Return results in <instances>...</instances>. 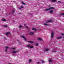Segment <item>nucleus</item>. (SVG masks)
Here are the masks:
<instances>
[{"label":"nucleus","instance_id":"nucleus-21","mask_svg":"<svg viewBox=\"0 0 64 64\" xmlns=\"http://www.w3.org/2000/svg\"><path fill=\"white\" fill-rule=\"evenodd\" d=\"M53 10H51L50 11V13H52V12H53Z\"/></svg>","mask_w":64,"mask_h":64},{"label":"nucleus","instance_id":"nucleus-19","mask_svg":"<svg viewBox=\"0 0 64 64\" xmlns=\"http://www.w3.org/2000/svg\"><path fill=\"white\" fill-rule=\"evenodd\" d=\"M12 14H14V10H12Z\"/></svg>","mask_w":64,"mask_h":64},{"label":"nucleus","instance_id":"nucleus-10","mask_svg":"<svg viewBox=\"0 0 64 64\" xmlns=\"http://www.w3.org/2000/svg\"><path fill=\"white\" fill-rule=\"evenodd\" d=\"M9 34H10V32H8L6 33V35L7 36V35H9Z\"/></svg>","mask_w":64,"mask_h":64},{"label":"nucleus","instance_id":"nucleus-38","mask_svg":"<svg viewBox=\"0 0 64 64\" xmlns=\"http://www.w3.org/2000/svg\"><path fill=\"white\" fill-rule=\"evenodd\" d=\"M19 8V9H21V8Z\"/></svg>","mask_w":64,"mask_h":64},{"label":"nucleus","instance_id":"nucleus-4","mask_svg":"<svg viewBox=\"0 0 64 64\" xmlns=\"http://www.w3.org/2000/svg\"><path fill=\"white\" fill-rule=\"evenodd\" d=\"M9 48V47L8 46H6V50H5V52H7V50Z\"/></svg>","mask_w":64,"mask_h":64},{"label":"nucleus","instance_id":"nucleus-11","mask_svg":"<svg viewBox=\"0 0 64 64\" xmlns=\"http://www.w3.org/2000/svg\"><path fill=\"white\" fill-rule=\"evenodd\" d=\"M18 52L17 51H14L12 52L13 53H16V52Z\"/></svg>","mask_w":64,"mask_h":64},{"label":"nucleus","instance_id":"nucleus-39","mask_svg":"<svg viewBox=\"0 0 64 64\" xmlns=\"http://www.w3.org/2000/svg\"><path fill=\"white\" fill-rule=\"evenodd\" d=\"M24 26H26V24H24Z\"/></svg>","mask_w":64,"mask_h":64},{"label":"nucleus","instance_id":"nucleus-29","mask_svg":"<svg viewBox=\"0 0 64 64\" xmlns=\"http://www.w3.org/2000/svg\"><path fill=\"white\" fill-rule=\"evenodd\" d=\"M25 28H28V26H26L25 27Z\"/></svg>","mask_w":64,"mask_h":64},{"label":"nucleus","instance_id":"nucleus-37","mask_svg":"<svg viewBox=\"0 0 64 64\" xmlns=\"http://www.w3.org/2000/svg\"><path fill=\"white\" fill-rule=\"evenodd\" d=\"M62 35H64V34H62Z\"/></svg>","mask_w":64,"mask_h":64},{"label":"nucleus","instance_id":"nucleus-42","mask_svg":"<svg viewBox=\"0 0 64 64\" xmlns=\"http://www.w3.org/2000/svg\"><path fill=\"white\" fill-rule=\"evenodd\" d=\"M31 14V15H32V14Z\"/></svg>","mask_w":64,"mask_h":64},{"label":"nucleus","instance_id":"nucleus-13","mask_svg":"<svg viewBox=\"0 0 64 64\" xmlns=\"http://www.w3.org/2000/svg\"><path fill=\"white\" fill-rule=\"evenodd\" d=\"M55 1H56V0H52V2H55Z\"/></svg>","mask_w":64,"mask_h":64},{"label":"nucleus","instance_id":"nucleus-33","mask_svg":"<svg viewBox=\"0 0 64 64\" xmlns=\"http://www.w3.org/2000/svg\"><path fill=\"white\" fill-rule=\"evenodd\" d=\"M31 31V30H28V32H30V31Z\"/></svg>","mask_w":64,"mask_h":64},{"label":"nucleus","instance_id":"nucleus-2","mask_svg":"<svg viewBox=\"0 0 64 64\" xmlns=\"http://www.w3.org/2000/svg\"><path fill=\"white\" fill-rule=\"evenodd\" d=\"M34 34V32H30L29 33V35H33Z\"/></svg>","mask_w":64,"mask_h":64},{"label":"nucleus","instance_id":"nucleus-7","mask_svg":"<svg viewBox=\"0 0 64 64\" xmlns=\"http://www.w3.org/2000/svg\"><path fill=\"white\" fill-rule=\"evenodd\" d=\"M2 20L3 21H5L6 20H5V18H4L2 19Z\"/></svg>","mask_w":64,"mask_h":64},{"label":"nucleus","instance_id":"nucleus-32","mask_svg":"<svg viewBox=\"0 0 64 64\" xmlns=\"http://www.w3.org/2000/svg\"><path fill=\"white\" fill-rule=\"evenodd\" d=\"M24 40H25V41H27V40H26V38H24Z\"/></svg>","mask_w":64,"mask_h":64},{"label":"nucleus","instance_id":"nucleus-1","mask_svg":"<svg viewBox=\"0 0 64 64\" xmlns=\"http://www.w3.org/2000/svg\"><path fill=\"white\" fill-rule=\"evenodd\" d=\"M54 9V8L53 7H51L48 8L46 9V11H48L49 10H50L51 9Z\"/></svg>","mask_w":64,"mask_h":64},{"label":"nucleus","instance_id":"nucleus-3","mask_svg":"<svg viewBox=\"0 0 64 64\" xmlns=\"http://www.w3.org/2000/svg\"><path fill=\"white\" fill-rule=\"evenodd\" d=\"M52 20H48V21L46 22V23H49V22H52Z\"/></svg>","mask_w":64,"mask_h":64},{"label":"nucleus","instance_id":"nucleus-26","mask_svg":"<svg viewBox=\"0 0 64 64\" xmlns=\"http://www.w3.org/2000/svg\"><path fill=\"white\" fill-rule=\"evenodd\" d=\"M49 62H52V60H49Z\"/></svg>","mask_w":64,"mask_h":64},{"label":"nucleus","instance_id":"nucleus-16","mask_svg":"<svg viewBox=\"0 0 64 64\" xmlns=\"http://www.w3.org/2000/svg\"><path fill=\"white\" fill-rule=\"evenodd\" d=\"M44 25H46V26H49V25L46 24H44Z\"/></svg>","mask_w":64,"mask_h":64},{"label":"nucleus","instance_id":"nucleus-27","mask_svg":"<svg viewBox=\"0 0 64 64\" xmlns=\"http://www.w3.org/2000/svg\"><path fill=\"white\" fill-rule=\"evenodd\" d=\"M30 48H33V46H32L30 47Z\"/></svg>","mask_w":64,"mask_h":64},{"label":"nucleus","instance_id":"nucleus-23","mask_svg":"<svg viewBox=\"0 0 64 64\" xmlns=\"http://www.w3.org/2000/svg\"><path fill=\"white\" fill-rule=\"evenodd\" d=\"M30 44H29L28 46H27V47H30Z\"/></svg>","mask_w":64,"mask_h":64},{"label":"nucleus","instance_id":"nucleus-41","mask_svg":"<svg viewBox=\"0 0 64 64\" xmlns=\"http://www.w3.org/2000/svg\"><path fill=\"white\" fill-rule=\"evenodd\" d=\"M30 15H31L30 14Z\"/></svg>","mask_w":64,"mask_h":64},{"label":"nucleus","instance_id":"nucleus-30","mask_svg":"<svg viewBox=\"0 0 64 64\" xmlns=\"http://www.w3.org/2000/svg\"><path fill=\"white\" fill-rule=\"evenodd\" d=\"M42 63H44V62L43 60H42Z\"/></svg>","mask_w":64,"mask_h":64},{"label":"nucleus","instance_id":"nucleus-28","mask_svg":"<svg viewBox=\"0 0 64 64\" xmlns=\"http://www.w3.org/2000/svg\"><path fill=\"white\" fill-rule=\"evenodd\" d=\"M58 2L59 3H62V2H60L59 1H58Z\"/></svg>","mask_w":64,"mask_h":64},{"label":"nucleus","instance_id":"nucleus-14","mask_svg":"<svg viewBox=\"0 0 64 64\" xmlns=\"http://www.w3.org/2000/svg\"><path fill=\"white\" fill-rule=\"evenodd\" d=\"M38 40H42L41 38H38Z\"/></svg>","mask_w":64,"mask_h":64},{"label":"nucleus","instance_id":"nucleus-43","mask_svg":"<svg viewBox=\"0 0 64 64\" xmlns=\"http://www.w3.org/2000/svg\"><path fill=\"white\" fill-rule=\"evenodd\" d=\"M18 41H19V40H18Z\"/></svg>","mask_w":64,"mask_h":64},{"label":"nucleus","instance_id":"nucleus-20","mask_svg":"<svg viewBox=\"0 0 64 64\" xmlns=\"http://www.w3.org/2000/svg\"><path fill=\"white\" fill-rule=\"evenodd\" d=\"M4 26L5 27H7L8 26H7V25H4Z\"/></svg>","mask_w":64,"mask_h":64},{"label":"nucleus","instance_id":"nucleus-24","mask_svg":"<svg viewBox=\"0 0 64 64\" xmlns=\"http://www.w3.org/2000/svg\"><path fill=\"white\" fill-rule=\"evenodd\" d=\"M12 49L13 50H15V49H16V48H12Z\"/></svg>","mask_w":64,"mask_h":64},{"label":"nucleus","instance_id":"nucleus-22","mask_svg":"<svg viewBox=\"0 0 64 64\" xmlns=\"http://www.w3.org/2000/svg\"><path fill=\"white\" fill-rule=\"evenodd\" d=\"M35 45L36 46H38V44H36Z\"/></svg>","mask_w":64,"mask_h":64},{"label":"nucleus","instance_id":"nucleus-5","mask_svg":"<svg viewBox=\"0 0 64 64\" xmlns=\"http://www.w3.org/2000/svg\"><path fill=\"white\" fill-rule=\"evenodd\" d=\"M50 50L49 49L47 48H45L44 50L45 51H49Z\"/></svg>","mask_w":64,"mask_h":64},{"label":"nucleus","instance_id":"nucleus-9","mask_svg":"<svg viewBox=\"0 0 64 64\" xmlns=\"http://www.w3.org/2000/svg\"><path fill=\"white\" fill-rule=\"evenodd\" d=\"M28 43H34V42L28 41Z\"/></svg>","mask_w":64,"mask_h":64},{"label":"nucleus","instance_id":"nucleus-8","mask_svg":"<svg viewBox=\"0 0 64 64\" xmlns=\"http://www.w3.org/2000/svg\"><path fill=\"white\" fill-rule=\"evenodd\" d=\"M32 29L33 30H35V31H37V30H36V28H32Z\"/></svg>","mask_w":64,"mask_h":64},{"label":"nucleus","instance_id":"nucleus-6","mask_svg":"<svg viewBox=\"0 0 64 64\" xmlns=\"http://www.w3.org/2000/svg\"><path fill=\"white\" fill-rule=\"evenodd\" d=\"M51 35L52 38H53V36L54 35V33H53V32H52Z\"/></svg>","mask_w":64,"mask_h":64},{"label":"nucleus","instance_id":"nucleus-17","mask_svg":"<svg viewBox=\"0 0 64 64\" xmlns=\"http://www.w3.org/2000/svg\"><path fill=\"white\" fill-rule=\"evenodd\" d=\"M21 37H22V38L24 39L25 38V37L23 36H21Z\"/></svg>","mask_w":64,"mask_h":64},{"label":"nucleus","instance_id":"nucleus-35","mask_svg":"<svg viewBox=\"0 0 64 64\" xmlns=\"http://www.w3.org/2000/svg\"><path fill=\"white\" fill-rule=\"evenodd\" d=\"M56 52V51H52V52Z\"/></svg>","mask_w":64,"mask_h":64},{"label":"nucleus","instance_id":"nucleus-15","mask_svg":"<svg viewBox=\"0 0 64 64\" xmlns=\"http://www.w3.org/2000/svg\"><path fill=\"white\" fill-rule=\"evenodd\" d=\"M29 63H31V61H32V60L31 59H30L29 60Z\"/></svg>","mask_w":64,"mask_h":64},{"label":"nucleus","instance_id":"nucleus-25","mask_svg":"<svg viewBox=\"0 0 64 64\" xmlns=\"http://www.w3.org/2000/svg\"><path fill=\"white\" fill-rule=\"evenodd\" d=\"M60 15H64V13H62L60 14Z\"/></svg>","mask_w":64,"mask_h":64},{"label":"nucleus","instance_id":"nucleus-40","mask_svg":"<svg viewBox=\"0 0 64 64\" xmlns=\"http://www.w3.org/2000/svg\"><path fill=\"white\" fill-rule=\"evenodd\" d=\"M49 7H50V6H49Z\"/></svg>","mask_w":64,"mask_h":64},{"label":"nucleus","instance_id":"nucleus-34","mask_svg":"<svg viewBox=\"0 0 64 64\" xmlns=\"http://www.w3.org/2000/svg\"><path fill=\"white\" fill-rule=\"evenodd\" d=\"M21 8H23V6H21Z\"/></svg>","mask_w":64,"mask_h":64},{"label":"nucleus","instance_id":"nucleus-31","mask_svg":"<svg viewBox=\"0 0 64 64\" xmlns=\"http://www.w3.org/2000/svg\"><path fill=\"white\" fill-rule=\"evenodd\" d=\"M19 27H20V28H21V27H22V26L21 25H20V26Z\"/></svg>","mask_w":64,"mask_h":64},{"label":"nucleus","instance_id":"nucleus-36","mask_svg":"<svg viewBox=\"0 0 64 64\" xmlns=\"http://www.w3.org/2000/svg\"><path fill=\"white\" fill-rule=\"evenodd\" d=\"M40 63V62H38V64H39Z\"/></svg>","mask_w":64,"mask_h":64},{"label":"nucleus","instance_id":"nucleus-18","mask_svg":"<svg viewBox=\"0 0 64 64\" xmlns=\"http://www.w3.org/2000/svg\"><path fill=\"white\" fill-rule=\"evenodd\" d=\"M22 4H23V5H25V4L23 2H22Z\"/></svg>","mask_w":64,"mask_h":64},{"label":"nucleus","instance_id":"nucleus-12","mask_svg":"<svg viewBox=\"0 0 64 64\" xmlns=\"http://www.w3.org/2000/svg\"><path fill=\"white\" fill-rule=\"evenodd\" d=\"M62 38V37H58L57 38V39H60V38Z\"/></svg>","mask_w":64,"mask_h":64}]
</instances>
